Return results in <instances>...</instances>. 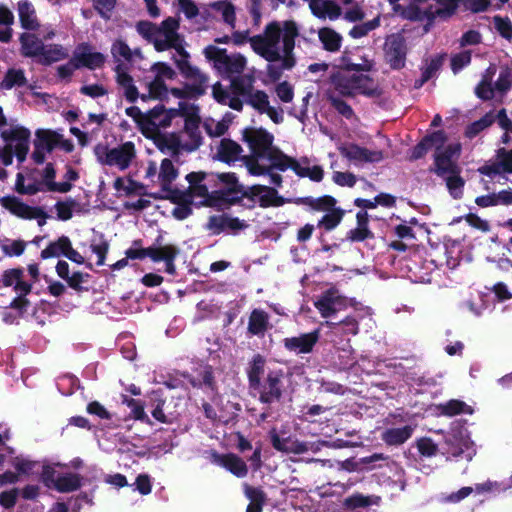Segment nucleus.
Returning <instances> with one entry per match:
<instances>
[{
	"label": "nucleus",
	"mask_w": 512,
	"mask_h": 512,
	"mask_svg": "<svg viewBox=\"0 0 512 512\" xmlns=\"http://www.w3.org/2000/svg\"><path fill=\"white\" fill-rule=\"evenodd\" d=\"M314 306L322 318H330L348 307V298L333 286L318 296L314 301Z\"/></svg>",
	"instance_id": "7"
},
{
	"label": "nucleus",
	"mask_w": 512,
	"mask_h": 512,
	"mask_svg": "<svg viewBox=\"0 0 512 512\" xmlns=\"http://www.w3.org/2000/svg\"><path fill=\"white\" fill-rule=\"evenodd\" d=\"M254 78L250 75L236 76L231 80V93L235 96H242L245 99L254 90Z\"/></svg>",
	"instance_id": "37"
},
{
	"label": "nucleus",
	"mask_w": 512,
	"mask_h": 512,
	"mask_svg": "<svg viewBox=\"0 0 512 512\" xmlns=\"http://www.w3.org/2000/svg\"><path fill=\"white\" fill-rule=\"evenodd\" d=\"M169 44L170 49H174L179 56H173L174 63L179 70L180 74H187L193 72L192 64L190 63V53L185 49V40L178 32L164 36Z\"/></svg>",
	"instance_id": "11"
},
{
	"label": "nucleus",
	"mask_w": 512,
	"mask_h": 512,
	"mask_svg": "<svg viewBox=\"0 0 512 512\" xmlns=\"http://www.w3.org/2000/svg\"><path fill=\"white\" fill-rule=\"evenodd\" d=\"M327 99L331 106L346 119H351L354 116L352 107L342 98L329 94Z\"/></svg>",
	"instance_id": "61"
},
{
	"label": "nucleus",
	"mask_w": 512,
	"mask_h": 512,
	"mask_svg": "<svg viewBox=\"0 0 512 512\" xmlns=\"http://www.w3.org/2000/svg\"><path fill=\"white\" fill-rule=\"evenodd\" d=\"M218 463L238 478H244L248 474L246 462L234 453L220 455Z\"/></svg>",
	"instance_id": "22"
},
{
	"label": "nucleus",
	"mask_w": 512,
	"mask_h": 512,
	"mask_svg": "<svg viewBox=\"0 0 512 512\" xmlns=\"http://www.w3.org/2000/svg\"><path fill=\"white\" fill-rule=\"evenodd\" d=\"M242 152L243 148L236 141L223 138L217 147L215 159L225 164H231L240 159Z\"/></svg>",
	"instance_id": "20"
},
{
	"label": "nucleus",
	"mask_w": 512,
	"mask_h": 512,
	"mask_svg": "<svg viewBox=\"0 0 512 512\" xmlns=\"http://www.w3.org/2000/svg\"><path fill=\"white\" fill-rule=\"evenodd\" d=\"M30 136V130L23 126H15L11 129L3 130L1 132V138L6 143L12 144L13 142H16L13 150L14 155L20 163L26 160L27 154L29 152Z\"/></svg>",
	"instance_id": "9"
},
{
	"label": "nucleus",
	"mask_w": 512,
	"mask_h": 512,
	"mask_svg": "<svg viewBox=\"0 0 512 512\" xmlns=\"http://www.w3.org/2000/svg\"><path fill=\"white\" fill-rule=\"evenodd\" d=\"M231 199L232 196L226 194L222 189H219L212 192L208 191V196L201 204L206 207H217L221 204L227 206L235 205V202H232Z\"/></svg>",
	"instance_id": "50"
},
{
	"label": "nucleus",
	"mask_w": 512,
	"mask_h": 512,
	"mask_svg": "<svg viewBox=\"0 0 512 512\" xmlns=\"http://www.w3.org/2000/svg\"><path fill=\"white\" fill-rule=\"evenodd\" d=\"M299 36L298 26L293 20L283 22V53H293L295 48V39Z\"/></svg>",
	"instance_id": "38"
},
{
	"label": "nucleus",
	"mask_w": 512,
	"mask_h": 512,
	"mask_svg": "<svg viewBox=\"0 0 512 512\" xmlns=\"http://www.w3.org/2000/svg\"><path fill=\"white\" fill-rule=\"evenodd\" d=\"M422 139L429 150L434 149L435 151H440L446 147L445 143L448 137L444 130H436L426 134Z\"/></svg>",
	"instance_id": "53"
},
{
	"label": "nucleus",
	"mask_w": 512,
	"mask_h": 512,
	"mask_svg": "<svg viewBox=\"0 0 512 512\" xmlns=\"http://www.w3.org/2000/svg\"><path fill=\"white\" fill-rule=\"evenodd\" d=\"M178 169L173 165V162L164 158L160 164L159 180L161 189H168V186L178 177Z\"/></svg>",
	"instance_id": "46"
},
{
	"label": "nucleus",
	"mask_w": 512,
	"mask_h": 512,
	"mask_svg": "<svg viewBox=\"0 0 512 512\" xmlns=\"http://www.w3.org/2000/svg\"><path fill=\"white\" fill-rule=\"evenodd\" d=\"M265 365L266 359L259 353L255 354L252 360L249 362V366L247 368V378L250 389L258 385L259 382L263 380L261 377L264 374Z\"/></svg>",
	"instance_id": "30"
},
{
	"label": "nucleus",
	"mask_w": 512,
	"mask_h": 512,
	"mask_svg": "<svg viewBox=\"0 0 512 512\" xmlns=\"http://www.w3.org/2000/svg\"><path fill=\"white\" fill-rule=\"evenodd\" d=\"M24 180H25V178L22 173H18L16 175L15 190L19 194L35 195L38 192L43 191L41 182H34V183H30L28 185H25Z\"/></svg>",
	"instance_id": "60"
},
{
	"label": "nucleus",
	"mask_w": 512,
	"mask_h": 512,
	"mask_svg": "<svg viewBox=\"0 0 512 512\" xmlns=\"http://www.w3.org/2000/svg\"><path fill=\"white\" fill-rule=\"evenodd\" d=\"M242 140L249 146L251 155L264 158L273 148L274 136L263 127H246L242 131Z\"/></svg>",
	"instance_id": "5"
},
{
	"label": "nucleus",
	"mask_w": 512,
	"mask_h": 512,
	"mask_svg": "<svg viewBox=\"0 0 512 512\" xmlns=\"http://www.w3.org/2000/svg\"><path fill=\"white\" fill-rule=\"evenodd\" d=\"M19 41L21 44V55L27 58H35L37 61L44 49L43 41L32 33H22Z\"/></svg>",
	"instance_id": "23"
},
{
	"label": "nucleus",
	"mask_w": 512,
	"mask_h": 512,
	"mask_svg": "<svg viewBox=\"0 0 512 512\" xmlns=\"http://www.w3.org/2000/svg\"><path fill=\"white\" fill-rule=\"evenodd\" d=\"M318 35L326 51L336 52L340 49L342 37L335 30L324 27L319 30Z\"/></svg>",
	"instance_id": "39"
},
{
	"label": "nucleus",
	"mask_w": 512,
	"mask_h": 512,
	"mask_svg": "<svg viewBox=\"0 0 512 512\" xmlns=\"http://www.w3.org/2000/svg\"><path fill=\"white\" fill-rule=\"evenodd\" d=\"M381 497L377 495H364L359 492H355L350 496L346 497L343 501V506L347 510H356L358 508H367L373 505H379Z\"/></svg>",
	"instance_id": "26"
},
{
	"label": "nucleus",
	"mask_w": 512,
	"mask_h": 512,
	"mask_svg": "<svg viewBox=\"0 0 512 512\" xmlns=\"http://www.w3.org/2000/svg\"><path fill=\"white\" fill-rule=\"evenodd\" d=\"M193 72H187V74H181L186 80L191 83H185L183 88L173 87L170 89V93L179 99H192L203 96L206 93L208 87V76L200 71L196 66L192 65Z\"/></svg>",
	"instance_id": "4"
},
{
	"label": "nucleus",
	"mask_w": 512,
	"mask_h": 512,
	"mask_svg": "<svg viewBox=\"0 0 512 512\" xmlns=\"http://www.w3.org/2000/svg\"><path fill=\"white\" fill-rule=\"evenodd\" d=\"M413 430L414 429L410 425L389 428L382 433V440L389 446H399L405 443L412 436Z\"/></svg>",
	"instance_id": "28"
},
{
	"label": "nucleus",
	"mask_w": 512,
	"mask_h": 512,
	"mask_svg": "<svg viewBox=\"0 0 512 512\" xmlns=\"http://www.w3.org/2000/svg\"><path fill=\"white\" fill-rule=\"evenodd\" d=\"M27 79L24 71L21 69L10 68L5 73L3 80L0 82V89L10 90L13 87H22L26 85Z\"/></svg>",
	"instance_id": "44"
},
{
	"label": "nucleus",
	"mask_w": 512,
	"mask_h": 512,
	"mask_svg": "<svg viewBox=\"0 0 512 512\" xmlns=\"http://www.w3.org/2000/svg\"><path fill=\"white\" fill-rule=\"evenodd\" d=\"M249 225L237 217H231L227 214L212 215L209 217L207 228L212 231V234L219 235L220 233L230 230L234 233L244 230Z\"/></svg>",
	"instance_id": "13"
},
{
	"label": "nucleus",
	"mask_w": 512,
	"mask_h": 512,
	"mask_svg": "<svg viewBox=\"0 0 512 512\" xmlns=\"http://www.w3.org/2000/svg\"><path fill=\"white\" fill-rule=\"evenodd\" d=\"M165 112L166 107L163 104H158L144 113L145 127L142 129L143 136H150L151 133L160 130V117H163Z\"/></svg>",
	"instance_id": "29"
},
{
	"label": "nucleus",
	"mask_w": 512,
	"mask_h": 512,
	"mask_svg": "<svg viewBox=\"0 0 512 512\" xmlns=\"http://www.w3.org/2000/svg\"><path fill=\"white\" fill-rule=\"evenodd\" d=\"M245 101L260 114H264V110L269 105L268 94L263 90H253Z\"/></svg>",
	"instance_id": "51"
},
{
	"label": "nucleus",
	"mask_w": 512,
	"mask_h": 512,
	"mask_svg": "<svg viewBox=\"0 0 512 512\" xmlns=\"http://www.w3.org/2000/svg\"><path fill=\"white\" fill-rule=\"evenodd\" d=\"M95 155L101 164L116 165L120 170H125L136 156L135 145L131 141L111 149L107 146L97 145L95 147Z\"/></svg>",
	"instance_id": "3"
},
{
	"label": "nucleus",
	"mask_w": 512,
	"mask_h": 512,
	"mask_svg": "<svg viewBox=\"0 0 512 512\" xmlns=\"http://www.w3.org/2000/svg\"><path fill=\"white\" fill-rule=\"evenodd\" d=\"M148 90L153 96V100L164 101L168 99V87L165 84L164 80H160L159 78H154L148 84Z\"/></svg>",
	"instance_id": "63"
},
{
	"label": "nucleus",
	"mask_w": 512,
	"mask_h": 512,
	"mask_svg": "<svg viewBox=\"0 0 512 512\" xmlns=\"http://www.w3.org/2000/svg\"><path fill=\"white\" fill-rule=\"evenodd\" d=\"M488 75H484L483 79L475 88V94L481 100L487 101L494 97V89L492 87V76L495 73V69L491 67L487 70Z\"/></svg>",
	"instance_id": "49"
},
{
	"label": "nucleus",
	"mask_w": 512,
	"mask_h": 512,
	"mask_svg": "<svg viewBox=\"0 0 512 512\" xmlns=\"http://www.w3.org/2000/svg\"><path fill=\"white\" fill-rule=\"evenodd\" d=\"M348 71L339 70L334 72L330 76L331 84L342 96L351 97L354 96L352 85L350 84Z\"/></svg>",
	"instance_id": "42"
},
{
	"label": "nucleus",
	"mask_w": 512,
	"mask_h": 512,
	"mask_svg": "<svg viewBox=\"0 0 512 512\" xmlns=\"http://www.w3.org/2000/svg\"><path fill=\"white\" fill-rule=\"evenodd\" d=\"M258 201L261 208H268L280 207L287 202H292L293 200L284 198L278 194V191L275 188L266 186V189L263 190Z\"/></svg>",
	"instance_id": "41"
},
{
	"label": "nucleus",
	"mask_w": 512,
	"mask_h": 512,
	"mask_svg": "<svg viewBox=\"0 0 512 512\" xmlns=\"http://www.w3.org/2000/svg\"><path fill=\"white\" fill-rule=\"evenodd\" d=\"M284 376L282 369L269 370L264 379L252 388L259 394L258 399L262 404L271 405L282 400L285 391Z\"/></svg>",
	"instance_id": "2"
},
{
	"label": "nucleus",
	"mask_w": 512,
	"mask_h": 512,
	"mask_svg": "<svg viewBox=\"0 0 512 512\" xmlns=\"http://www.w3.org/2000/svg\"><path fill=\"white\" fill-rule=\"evenodd\" d=\"M270 161V171L278 170L281 172L286 171L291 166V156L285 154L278 147H273L265 156Z\"/></svg>",
	"instance_id": "34"
},
{
	"label": "nucleus",
	"mask_w": 512,
	"mask_h": 512,
	"mask_svg": "<svg viewBox=\"0 0 512 512\" xmlns=\"http://www.w3.org/2000/svg\"><path fill=\"white\" fill-rule=\"evenodd\" d=\"M292 203L296 205H306L315 211L328 212L333 209L337 200L331 195H323L318 198L312 196L298 197L293 199Z\"/></svg>",
	"instance_id": "24"
},
{
	"label": "nucleus",
	"mask_w": 512,
	"mask_h": 512,
	"mask_svg": "<svg viewBox=\"0 0 512 512\" xmlns=\"http://www.w3.org/2000/svg\"><path fill=\"white\" fill-rule=\"evenodd\" d=\"M12 287L16 296L9 304V308L17 312V317L23 318L31 302L28 295L32 292L33 283L24 280V269L21 267L4 270L0 277V288Z\"/></svg>",
	"instance_id": "1"
},
{
	"label": "nucleus",
	"mask_w": 512,
	"mask_h": 512,
	"mask_svg": "<svg viewBox=\"0 0 512 512\" xmlns=\"http://www.w3.org/2000/svg\"><path fill=\"white\" fill-rule=\"evenodd\" d=\"M16 216L27 220L37 219L39 226L45 225L48 217L47 213L41 207H32L22 201Z\"/></svg>",
	"instance_id": "43"
},
{
	"label": "nucleus",
	"mask_w": 512,
	"mask_h": 512,
	"mask_svg": "<svg viewBox=\"0 0 512 512\" xmlns=\"http://www.w3.org/2000/svg\"><path fill=\"white\" fill-rule=\"evenodd\" d=\"M439 409L443 415L452 417L466 412L470 407L464 401L451 399L448 402L441 404Z\"/></svg>",
	"instance_id": "56"
},
{
	"label": "nucleus",
	"mask_w": 512,
	"mask_h": 512,
	"mask_svg": "<svg viewBox=\"0 0 512 512\" xmlns=\"http://www.w3.org/2000/svg\"><path fill=\"white\" fill-rule=\"evenodd\" d=\"M78 205L77 201L68 198L65 201H58L55 204L58 219L68 221L73 217V209Z\"/></svg>",
	"instance_id": "58"
},
{
	"label": "nucleus",
	"mask_w": 512,
	"mask_h": 512,
	"mask_svg": "<svg viewBox=\"0 0 512 512\" xmlns=\"http://www.w3.org/2000/svg\"><path fill=\"white\" fill-rule=\"evenodd\" d=\"M495 121V115L492 111L486 113L479 120H476L469 124L465 130V136L472 139L476 137L486 128L490 127Z\"/></svg>",
	"instance_id": "48"
},
{
	"label": "nucleus",
	"mask_w": 512,
	"mask_h": 512,
	"mask_svg": "<svg viewBox=\"0 0 512 512\" xmlns=\"http://www.w3.org/2000/svg\"><path fill=\"white\" fill-rule=\"evenodd\" d=\"M144 137L152 140L160 152L166 153L167 151H170L173 157H177L180 150H182V142L176 133H170L167 135L158 130L151 133L150 136Z\"/></svg>",
	"instance_id": "16"
},
{
	"label": "nucleus",
	"mask_w": 512,
	"mask_h": 512,
	"mask_svg": "<svg viewBox=\"0 0 512 512\" xmlns=\"http://www.w3.org/2000/svg\"><path fill=\"white\" fill-rule=\"evenodd\" d=\"M320 338V332L315 329L309 333H303L299 336L286 337L283 339V346L289 352L296 354H309L313 352L315 345Z\"/></svg>",
	"instance_id": "10"
},
{
	"label": "nucleus",
	"mask_w": 512,
	"mask_h": 512,
	"mask_svg": "<svg viewBox=\"0 0 512 512\" xmlns=\"http://www.w3.org/2000/svg\"><path fill=\"white\" fill-rule=\"evenodd\" d=\"M165 194V200H169L173 204H183L187 202H193L190 199V194L188 192V188L186 190H180L178 188H172L171 185L168 186V189H162Z\"/></svg>",
	"instance_id": "59"
},
{
	"label": "nucleus",
	"mask_w": 512,
	"mask_h": 512,
	"mask_svg": "<svg viewBox=\"0 0 512 512\" xmlns=\"http://www.w3.org/2000/svg\"><path fill=\"white\" fill-rule=\"evenodd\" d=\"M136 30L149 43L159 36L158 26L150 21H138L136 24Z\"/></svg>",
	"instance_id": "57"
},
{
	"label": "nucleus",
	"mask_w": 512,
	"mask_h": 512,
	"mask_svg": "<svg viewBox=\"0 0 512 512\" xmlns=\"http://www.w3.org/2000/svg\"><path fill=\"white\" fill-rule=\"evenodd\" d=\"M360 51L359 48L355 53L348 50L343 51L338 67L343 71H356V72H370L373 69L374 63L366 56L357 55Z\"/></svg>",
	"instance_id": "15"
},
{
	"label": "nucleus",
	"mask_w": 512,
	"mask_h": 512,
	"mask_svg": "<svg viewBox=\"0 0 512 512\" xmlns=\"http://www.w3.org/2000/svg\"><path fill=\"white\" fill-rule=\"evenodd\" d=\"M438 7L435 14L441 19H447L453 16L463 0H435Z\"/></svg>",
	"instance_id": "54"
},
{
	"label": "nucleus",
	"mask_w": 512,
	"mask_h": 512,
	"mask_svg": "<svg viewBox=\"0 0 512 512\" xmlns=\"http://www.w3.org/2000/svg\"><path fill=\"white\" fill-rule=\"evenodd\" d=\"M90 45L88 43L79 44L74 51V61L77 62L76 67L88 68L94 70L101 68L105 63V56L100 52H90Z\"/></svg>",
	"instance_id": "14"
},
{
	"label": "nucleus",
	"mask_w": 512,
	"mask_h": 512,
	"mask_svg": "<svg viewBox=\"0 0 512 512\" xmlns=\"http://www.w3.org/2000/svg\"><path fill=\"white\" fill-rule=\"evenodd\" d=\"M18 15L23 29L35 31L39 28L35 9L28 0H21L18 2Z\"/></svg>",
	"instance_id": "25"
},
{
	"label": "nucleus",
	"mask_w": 512,
	"mask_h": 512,
	"mask_svg": "<svg viewBox=\"0 0 512 512\" xmlns=\"http://www.w3.org/2000/svg\"><path fill=\"white\" fill-rule=\"evenodd\" d=\"M82 485V477L75 473L59 475L55 481V489L60 493H69L78 490Z\"/></svg>",
	"instance_id": "33"
},
{
	"label": "nucleus",
	"mask_w": 512,
	"mask_h": 512,
	"mask_svg": "<svg viewBox=\"0 0 512 512\" xmlns=\"http://www.w3.org/2000/svg\"><path fill=\"white\" fill-rule=\"evenodd\" d=\"M200 118L197 115H189L185 119L184 131L189 141L182 143V150L186 152L196 151L203 143V137L199 129Z\"/></svg>",
	"instance_id": "17"
},
{
	"label": "nucleus",
	"mask_w": 512,
	"mask_h": 512,
	"mask_svg": "<svg viewBox=\"0 0 512 512\" xmlns=\"http://www.w3.org/2000/svg\"><path fill=\"white\" fill-rule=\"evenodd\" d=\"M61 138L62 135L56 131L38 129L36 131V140L34 142L38 143L47 152H51L56 146H58Z\"/></svg>",
	"instance_id": "40"
},
{
	"label": "nucleus",
	"mask_w": 512,
	"mask_h": 512,
	"mask_svg": "<svg viewBox=\"0 0 512 512\" xmlns=\"http://www.w3.org/2000/svg\"><path fill=\"white\" fill-rule=\"evenodd\" d=\"M445 58V53L437 54L430 58H426L424 60L425 66L421 68V75L425 77L428 81L435 77L437 73L441 70Z\"/></svg>",
	"instance_id": "47"
},
{
	"label": "nucleus",
	"mask_w": 512,
	"mask_h": 512,
	"mask_svg": "<svg viewBox=\"0 0 512 512\" xmlns=\"http://www.w3.org/2000/svg\"><path fill=\"white\" fill-rule=\"evenodd\" d=\"M393 10L400 13L404 19H408L410 21H419L423 19L422 10L415 4H410L407 7L395 5L393 6Z\"/></svg>",
	"instance_id": "62"
},
{
	"label": "nucleus",
	"mask_w": 512,
	"mask_h": 512,
	"mask_svg": "<svg viewBox=\"0 0 512 512\" xmlns=\"http://www.w3.org/2000/svg\"><path fill=\"white\" fill-rule=\"evenodd\" d=\"M270 328V315L268 312L260 308L253 309L249 315L247 332L252 336L262 338Z\"/></svg>",
	"instance_id": "18"
},
{
	"label": "nucleus",
	"mask_w": 512,
	"mask_h": 512,
	"mask_svg": "<svg viewBox=\"0 0 512 512\" xmlns=\"http://www.w3.org/2000/svg\"><path fill=\"white\" fill-rule=\"evenodd\" d=\"M162 240L163 236L158 235L154 244L149 247V250L151 251L150 259L155 263L176 260L180 254L179 247L174 244L162 245Z\"/></svg>",
	"instance_id": "19"
},
{
	"label": "nucleus",
	"mask_w": 512,
	"mask_h": 512,
	"mask_svg": "<svg viewBox=\"0 0 512 512\" xmlns=\"http://www.w3.org/2000/svg\"><path fill=\"white\" fill-rule=\"evenodd\" d=\"M70 241L71 240L68 236L62 235L56 241L50 242L48 246L41 251V259L46 260L49 258L59 257L61 255L65 256Z\"/></svg>",
	"instance_id": "35"
},
{
	"label": "nucleus",
	"mask_w": 512,
	"mask_h": 512,
	"mask_svg": "<svg viewBox=\"0 0 512 512\" xmlns=\"http://www.w3.org/2000/svg\"><path fill=\"white\" fill-rule=\"evenodd\" d=\"M222 66L229 74H241L246 66V58L241 54L228 55L224 59Z\"/></svg>",
	"instance_id": "52"
},
{
	"label": "nucleus",
	"mask_w": 512,
	"mask_h": 512,
	"mask_svg": "<svg viewBox=\"0 0 512 512\" xmlns=\"http://www.w3.org/2000/svg\"><path fill=\"white\" fill-rule=\"evenodd\" d=\"M339 153L350 161L380 162L384 155L382 151H371L354 143L342 144L338 147Z\"/></svg>",
	"instance_id": "12"
},
{
	"label": "nucleus",
	"mask_w": 512,
	"mask_h": 512,
	"mask_svg": "<svg viewBox=\"0 0 512 512\" xmlns=\"http://www.w3.org/2000/svg\"><path fill=\"white\" fill-rule=\"evenodd\" d=\"M494 26L497 32L505 39H512V22L508 17H501L499 15L493 18Z\"/></svg>",
	"instance_id": "64"
},
{
	"label": "nucleus",
	"mask_w": 512,
	"mask_h": 512,
	"mask_svg": "<svg viewBox=\"0 0 512 512\" xmlns=\"http://www.w3.org/2000/svg\"><path fill=\"white\" fill-rule=\"evenodd\" d=\"M462 146L459 142L448 144L440 151H435L433 154L434 168L433 171L438 176H444L448 173H457L459 165L457 160L461 154Z\"/></svg>",
	"instance_id": "6"
},
{
	"label": "nucleus",
	"mask_w": 512,
	"mask_h": 512,
	"mask_svg": "<svg viewBox=\"0 0 512 512\" xmlns=\"http://www.w3.org/2000/svg\"><path fill=\"white\" fill-rule=\"evenodd\" d=\"M407 53L406 40L401 34H392L387 38L384 58L392 70H401L405 67Z\"/></svg>",
	"instance_id": "8"
},
{
	"label": "nucleus",
	"mask_w": 512,
	"mask_h": 512,
	"mask_svg": "<svg viewBox=\"0 0 512 512\" xmlns=\"http://www.w3.org/2000/svg\"><path fill=\"white\" fill-rule=\"evenodd\" d=\"M344 215L345 211L342 208L334 207L322 216V218L318 221L317 227L323 228L326 231H332L341 223Z\"/></svg>",
	"instance_id": "45"
},
{
	"label": "nucleus",
	"mask_w": 512,
	"mask_h": 512,
	"mask_svg": "<svg viewBox=\"0 0 512 512\" xmlns=\"http://www.w3.org/2000/svg\"><path fill=\"white\" fill-rule=\"evenodd\" d=\"M68 56L66 50L60 44L45 45L37 60L38 64L49 66L54 62L65 59Z\"/></svg>",
	"instance_id": "31"
},
{
	"label": "nucleus",
	"mask_w": 512,
	"mask_h": 512,
	"mask_svg": "<svg viewBox=\"0 0 512 512\" xmlns=\"http://www.w3.org/2000/svg\"><path fill=\"white\" fill-rule=\"evenodd\" d=\"M209 176V173L204 171L190 172L185 176L186 181L189 183L188 192L190 199L193 201L194 197L206 199L208 196V187L203 184V181Z\"/></svg>",
	"instance_id": "21"
},
{
	"label": "nucleus",
	"mask_w": 512,
	"mask_h": 512,
	"mask_svg": "<svg viewBox=\"0 0 512 512\" xmlns=\"http://www.w3.org/2000/svg\"><path fill=\"white\" fill-rule=\"evenodd\" d=\"M283 34V26L278 21H272L265 26L262 36L265 38L269 46H278Z\"/></svg>",
	"instance_id": "55"
},
{
	"label": "nucleus",
	"mask_w": 512,
	"mask_h": 512,
	"mask_svg": "<svg viewBox=\"0 0 512 512\" xmlns=\"http://www.w3.org/2000/svg\"><path fill=\"white\" fill-rule=\"evenodd\" d=\"M445 446V453L448 455V457H464L468 461L472 459V454L467 452L469 450V444L466 440L453 435L445 439Z\"/></svg>",
	"instance_id": "27"
},
{
	"label": "nucleus",
	"mask_w": 512,
	"mask_h": 512,
	"mask_svg": "<svg viewBox=\"0 0 512 512\" xmlns=\"http://www.w3.org/2000/svg\"><path fill=\"white\" fill-rule=\"evenodd\" d=\"M266 189V185L255 184L250 187H245L242 185L241 191H238L236 196H232V202L235 204H242L244 198L248 199V204H243L248 209H253L255 207V201L257 196H261L263 190Z\"/></svg>",
	"instance_id": "32"
},
{
	"label": "nucleus",
	"mask_w": 512,
	"mask_h": 512,
	"mask_svg": "<svg viewBox=\"0 0 512 512\" xmlns=\"http://www.w3.org/2000/svg\"><path fill=\"white\" fill-rule=\"evenodd\" d=\"M209 176H215L218 181L225 185L222 189L226 194L230 196H236L238 191H241L242 184L239 182L236 173L234 172H223V173H209Z\"/></svg>",
	"instance_id": "36"
}]
</instances>
